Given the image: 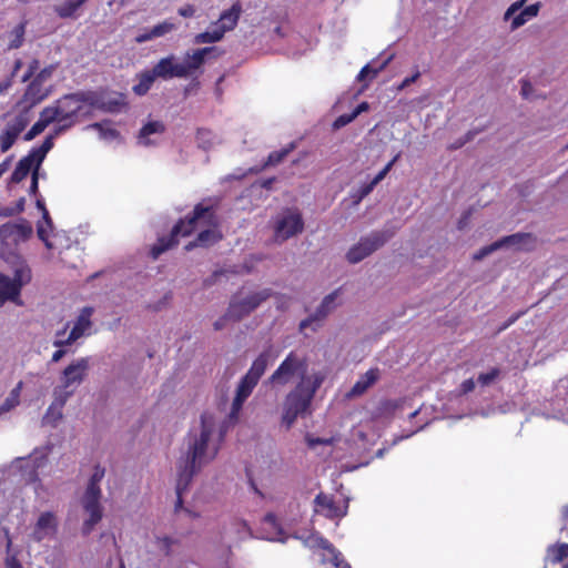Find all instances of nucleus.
I'll list each match as a JSON object with an SVG mask.
<instances>
[{
	"label": "nucleus",
	"instance_id": "f8f14e48",
	"mask_svg": "<svg viewBox=\"0 0 568 568\" xmlns=\"http://www.w3.org/2000/svg\"><path fill=\"white\" fill-rule=\"evenodd\" d=\"M271 296H273V291L271 288H264L242 300L232 298L226 311V316H230L234 322L241 321Z\"/></svg>",
	"mask_w": 568,
	"mask_h": 568
},
{
	"label": "nucleus",
	"instance_id": "1a4fd4ad",
	"mask_svg": "<svg viewBox=\"0 0 568 568\" xmlns=\"http://www.w3.org/2000/svg\"><path fill=\"white\" fill-rule=\"evenodd\" d=\"M306 372V361L304 358H301L294 352H291L285 357V359L280 364V366L273 372V374L268 377L267 383L273 386H285L295 376H298L300 379L303 376H308Z\"/></svg>",
	"mask_w": 568,
	"mask_h": 568
},
{
	"label": "nucleus",
	"instance_id": "b1692460",
	"mask_svg": "<svg viewBox=\"0 0 568 568\" xmlns=\"http://www.w3.org/2000/svg\"><path fill=\"white\" fill-rule=\"evenodd\" d=\"M88 0H65L60 4L54 6L55 14L61 19H77L79 17V9Z\"/></svg>",
	"mask_w": 568,
	"mask_h": 568
},
{
	"label": "nucleus",
	"instance_id": "ddd939ff",
	"mask_svg": "<svg viewBox=\"0 0 568 568\" xmlns=\"http://www.w3.org/2000/svg\"><path fill=\"white\" fill-rule=\"evenodd\" d=\"M304 230V221L298 210H287L277 217L274 236L277 242H284Z\"/></svg>",
	"mask_w": 568,
	"mask_h": 568
},
{
	"label": "nucleus",
	"instance_id": "6ab92c4d",
	"mask_svg": "<svg viewBox=\"0 0 568 568\" xmlns=\"http://www.w3.org/2000/svg\"><path fill=\"white\" fill-rule=\"evenodd\" d=\"M154 75L161 79L185 78L186 71L180 63H174V57L161 59L152 69Z\"/></svg>",
	"mask_w": 568,
	"mask_h": 568
},
{
	"label": "nucleus",
	"instance_id": "a878e982",
	"mask_svg": "<svg viewBox=\"0 0 568 568\" xmlns=\"http://www.w3.org/2000/svg\"><path fill=\"white\" fill-rule=\"evenodd\" d=\"M2 232L7 236L24 241L32 235V226L27 220H21L19 223L3 225Z\"/></svg>",
	"mask_w": 568,
	"mask_h": 568
},
{
	"label": "nucleus",
	"instance_id": "f03ea898",
	"mask_svg": "<svg viewBox=\"0 0 568 568\" xmlns=\"http://www.w3.org/2000/svg\"><path fill=\"white\" fill-rule=\"evenodd\" d=\"M214 424L211 417L201 415V430L189 444L185 457L181 458L178 466L176 501L174 510L183 508L182 495L187 489L193 476L205 464L213 460L219 452L217 446H210L209 442L213 434Z\"/></svg>",
	"mask_w": 568,
	"mask_h": 568
},
{
	"label": "nucleus",
	"instance_id": "c9c22d12",
	"mask_svg": "<svg viewBox=\"0 0 568 568\" xmlns=\"http://www.w3.org/2000/svg\"><path fill=\"white\" fill-rule=\"evenodd\" d=\"M26 34V22L16 26L10 32L9 49H18L23 44Z\"/></svg>",
	"mask_w": 568,
	"mask_h": 568
},
{
	"label": "nucleus",
	"instance_id": "4468645a",
	"mask_svg": "<svg viewBox=\"0 0 568 568\" xmlns=\"http://www.w3.org/2000/svg\"><path fill=\"white\" fill-rule=\"evenodd\" d=\"M30 280V271L28 268H18L14 278L0 273V306L7 301L17 302L20 297V291L24 282Z\"/></svg>",
	"mask_w": 568,
	"mask_h": 568
},
{
	"label": "nucleus",
	"instance_id": "dca6fc26",
	"mask_svg": "<svg viewBox=\"0 0 568 568\" xmlns=\"http://www.w3.org/2000/svg\"><path fill=\"white\" fill-rule=\"evenodd\" d=\"M338 294L339 290H335L331 294L326 295L316 308L315 313L300 323V331L303 332L307 327H312L313 331H316L322 321H324V318L334 310V302Z\"/></svg>",
	"mask_w": 568,
	"mask_h": 568
},
{
	"label": "nucleus",
	"instance_id": "4c0bfd02",
	"mask_svg": "<svg viewBox=\"0 0 568 568\" xmlns=\"http://www.w3.org/2000/svg\"><path fill=\"white\" fill-rule=\"evenodd\" d=\"M19 134L16 133L12 129H10L8 125L7 128L0 133V150L1 152L9 151L12 145L16 143Z\"/></svg>",
	"mask_w": 568,
	"mask_h": 568
},
{
	"label": "nucleus",
	"instance_id": "a211bd4d",
	"mask_svg": "<svg viewBox=\"0 0 568 568\" xmlns=\"http://www.w3.org/2000/svg\"><path fill=\"white\" fill-rule=\"evenodd\" d=\"M400 154L397 153L369 182L362 184L352 195L355 203H359L369 195L375 186L385 179L394 164L398 161Z\"/></svg>",
	"mask_w": 568,
	"mask_h": 568
},
{
	"label": "nucleus",
	"instance_id": "aec40b11",
	"mask_svg": "<svg viewBox=\"0 0 568 568\" xmlns=\"http://www.w3.org/2000/svg\"><path fill=\"white\" fill-rule=\"evenodd\" d=\"M314 503L316 505V511L323 514L328 519L342 518L346 515V509H342L333 496L320 493Z\"/></svg>",
	"mask_w": 568,
	"mask_h": 568
},
{
	"label": "nucleus",
	"instance_id": "79ce46f5",
	"mask_svg": "<svg viewBox=\"0 0 568 568\" xmlns=\"http://www.w3.org/2000/svg\"><path fill=\"white\" fill-rule=\"evenodd\" d=\"M93 129L98 130L101 138L103 139H116L119 136V131L111 126H105L104 123H93L91 125Z\"/></svg>",
	"mask_w": 568,
	"mask_h": 568
},
{
	"label": "nucleus",
	"instance_id": "393cba45",
	"mask_svg": "<svg viewBox=\"0 0 568 568\" xmlns=\"http://www.w3.org/2000/svg\"><path fill=\"white\" fill-rule=\"evenodd\" d=\"M175 28L174 23L169 21H163L156 26H154L150 30H144L140 34L136 36L135 41L138 43H144L152 39L163 37L171 32Z\"/></svg>",
	"mask_w": 568,
	"mask_h": 568
},
{
	"label": "nucleus",
	"instance_id": "39448f33",
	"mask_svg": "<svg viewBox=\"0 0 568 568\" xmlns=\"http://www.w3.org/2000/svg\"><path fill=\"white\" fill-rule=\"evenodd\" d=\"M55 69L57 65L50 64L40 70V61L38 59H32L29 62L21 78V82L29 81L22 95V101L28 104V108L39 104L52 93L53 85L49 82Z\"/></svg>",
	"mask_w": 568,
	"mask_h": 568
},
{
	"label": "nucleus",
	"instance_id": "f257e3e1",
	"mask_svg": "<svg viewBox=\"0 0 568 568\" xmlns=\"http://www.w3.org/2000/svg\"><path fill=\"white\" fill-rule=\"evenodd\" d=\"M196 230H201L196 237L189 242L185 251H192L195 247H209L223 237L220 230V219L214 205L207 204L205 200L197 203L193 210L180 219L172 227L168 236H161L150 248V256L158 260L161 254L179 244V237L192 235Z\"/></svg>",
	"mask_w": 568,
	"mask_h": 568
},
{
	"label": "nucleus",
	"instance_id": "3c124183",
	"mask_svg": "<svg viewBox=\"0 0 568 568\" xmlns=\"http://www.w3.org/2000/svg\"><path fill=\"white\" fill-rule=\"evenodd\" d=\"M475 389V382L473 378L465 379L460 386L459 390L462 394H468Z\"/></svg>",
	"mask_w": 568,
	"mask_h": 568
},
{
	"label": "nucleus",
	"instance_id": "473e14b6",
	"mask_svg": "<svg viewBox=\"0 0 568 568\" xmlns=\"http://www.w3.org/2000/svg\"><path fill=\"white\" fill-rule=\"evenodd\" d=\"M53 140H54V135H48L38 149L32 150L28 154V155H32V159L36 162L37 169H39V166L43 162L47 153L53 148V145H54Z\"/></svg>",
	"mask_w": 568,
	"mask_h": 568
},
{
	"label": "nucleus",
	"instance_id": "0eeeda50",
	"mask_svg": "<svg viewBox=\"0 0 568 568\" xmlns=\"http://www.w3.org/2000/svg\"><path fill=\"white\" fill-rule=\"evenodd\" d=\"M104 475L105 469L102 466L97 465L83 494L82 507L84 511L89 514V518L84 520L82 526L83 535H89L93 530L94 526L102 519L103 514L100 504L102 491L100 483Z\"/></svg>",
	"mask_w": 568,
	"mask_h": 568
},
{
	"label": "nucleus",
	"instance_id": "de8ad7c7",
	"mask_svg": "<svg viewBox=\"0 0 568 568\" xmlns=\"http://www.w3.org/2000/svg\"><path fill=\"white\" fill-rule=\"evenodd\" d=\"M355 119H356L355 114H353V113L342 114L338 118H336V120L333 122V128L335 130H338V129L347 125L348 123H351Z\"/></svg>",
	"mask_w": 568,
	"mask_h": 568
},
{
	"label": "nucleus",
	"instance_id": "a19ab883",
	"mask_svg": "<svg viewBox=\"0 0 568 568\" xmlns=\"http://www.w3.org/2000/svg\"><path fill=\"white\" fill-rule=\"evenodd\" d=\"M6 537H7V542H6V550H7V558H6V568H22V565L21 562L19 561V559L17 558L16 555H10V551H11V548H12V539L10 537V534L8 530H6Z\"/></svg>",
	"mask_w": 568,
	"mask_h": 568
},
{
	"label": "nucleus",
	"instance_id": "cd10ccee",
	"mask_svg": "<svg viewBox=\"0 0 568 568\" xmlns=\"http://www.w3.org/2000/svg\"><path fill=\"white\" fill-rule=\"evenodd\" d=\"M50 112L44 108L40 112L39 120L31 126V129L24 134L26 141L33 140L37 135L42 133L47 126L54 122V118L49 114Z\"/></svg>",
	"mask_w": 568,
	"mask_h": 568
},
{
	"label": "nucleus",
	"instance_id": "c03bdc74",
	"mask_svg": "<svg viewBox=\"0 0 568 568\" xmlns=\"http://www.w3.org/2000/svg\"><path fill=\"white\" fill-rule=\"evenodd\" d=\"M211 131L206 129H199L196 133V139L199 141V145L203 148L204 150H207L211 148L212 142L210 141L211 138Z\"/></svg>",
	"mask_w": 568,
	"mask_h": 568
},
{
	"label": "nucleus",
	"instance_id": "49530a36",
	"mask_svg": "<svg viewBox=\"0 0 568 568\" xmlns=\"http://www.w3.org/2000/svg\"><path fill=\"white\" fill-rule=\"evenodd\" d=\"M499 248V243L496 241L487 246L481 247L476 254H474V260L479 261Z\"/></svg>",
	"mask_w": 568,
	"mask_h": 568
},
{
	"label": "nucleus",
	"instance_id": "a18cd8bd",
	"mask_svg": "<svg viewBox=\"0 0 568 568\" xmlns=\"http://www.w3.org/2000/svg\"><path fill=\"white\" fill-rule=\"evenodd\" d=\"M386 64H387V61L384 62L378 69H373V68H371L369 64H366L359 71L357 79L361 81V80H364L366 77L375 78L378 74V72L385 68Z\"/></svg>",
	"mask_w": 568,
	"mask_h": 568
},
{
	"label": "nucleus",
	"instance_id": "6e6d98bb",
	"mask_svg": "<svg viewBox=\"0 0 568 568\" xmlns=\"http://www.w3.org/2000/svg\"><path fill=\"white\" fill-rule=\"evenodd\" d=\"M38 187H39V184H38V169L36 168L32 172V178H31V184H30V193L36 195L38 193Z\"/></svg>",
	"mask_w": 568,
	"mask_h": 568
},
{
	"label": "nucleus",
	"instance_id": "338daca9",
	"mask_svg": "<svg viewBox=\"0 0 568 568\" xmlns=\"http://www.w3.org/2000/svg\"><path fill=\"white\" fill-rule=\"evenodd\" d=\"M366 110H368V103L362 102L356 106V109L352 113L355 114V118H357L358 114Z\"/></svg>",
	"mask_w": 568,
	"mask_h": 568
},
{
	"label": "nucleus",
	"instance_id": "bb28decb",
	"mask_svg": "<svg viewBox=\"0 0 568 568\" xmlns=\"http://www.w3.org/2000/svg\"><path fill=\"white\" fill-rule=\"evenodd\" d=\"M568 558V544L557 542L547 547L545 560L551 565L564 562Z\"/></svg>",
	"mask_w": 568,
	"mask_h": 568
},
{
	"label": "nucleus",
	"instance_id": "4be33fe9",
	"mask_svg": "<svg viewBox=\"0 0 568 568\" xmlns=\"http://www.w3.org/2000/svg\"><path fill=\"white\" fill-rule=\"evenodd\" d=\"M535 242H536V239L531 233H520V232L504 236L498 240L500 248L504 246L523 247L527 244H531V246L525 247V250H527V251H530L532 248V244Z\"/></svg>",
	"mask_w": 568,
	"mask_h": 568
},
{
	"label": "nucleus",
	"instance_id": "bf43d9fd",
	"mask_svg": "<svg viewBox=\"0 0 568 568\" xmlns=\"http://www.w3.org/2000/svg\"><path fill=\"white\" fill-rule=\"evenodd\" d=\"M523 314H524L523 312H519V313H517V314H515V315L510 316V317L508 318V321H507V322H505V323L503 324V326L499 328V331H504V329L508 328V327H509L510 325H513V324H514V323H515V322H516V321H517V320H518Z\"/></svg>",
	"mask_w": 568,
	"mask_h": 568
},
{
	"label": "nucleus",
	"instance_id": "58836bf2",
	"mask_svg": "<svg viewBox=\"0 0 568 568\" xmlns=\"http://www.w3.org/2000/svg\"><path fill=\"white\" fill-rule=\"evenodd\" d=\"M501 375V371L498 367H493L486 373H480L477 377V383L485 387L495 383Z\"/></svg>",
	"mask_w": 568,
	"mask_h": 568
},
{
	"label": "nucleus",
	"instance_id": "e433bc0d",
	"mask_svg": "<svg viewBox=\"0 0 568 568\" xmlns=\"http://www.w3.org/2000/svg\"><path fill=\"white\" fill-rule=\"evenodd\" d=\"M29 122H30L29 110L27 109V110L20 112L18 115H16L14 119L11 122H9L7 125L20 135L24 131V129L28 126Z\"/></svg>",
	"mask_w": 568,
	"mask_h": 568
},
{
	"label": "nucleus",
	"instance_id": "72a5a7b5",
	"mask_svg": "<svg viewBox=\"0 0 568 568\" xmlns=\"http://www.w3.org/2000/svg\"><path fill=\"white\" fill-rule=\"evenodd\" d=\"M539 11V4H530L518 13L511 21V29H517L525 24L529 19L536 17Z\"/></svg>",
	"mask_w": 568,
	"mask_h": 568
},
{
	"label": "nucleus",
	"instance_id": "09e8293b",
	"mask_svg": "<svg viewBox=\"0 0 568 568\" xmlns=\"http://www.w3.org/2000/svg\"><path fill=\"white\" fill-rule=\"evenodd\" d=\"M48 230H50V229L49 227L47 229L43 225L39 224L37 227V234H38V237L44 243V245L48 248H51L52 244L49 241V231Z\"/></svg>",
	"mask_w": 568,
	"mask_h": 568
},
{
	"label": "nucleus",
	"instance_id": "5fc2aeb1",
	"mask_svg": "<svg viewBox=\"0 0 568 568\" xmlns=\"http://www.w3.org/2000/svg\"><path fill=\"white\" fill-rule=\"evenodd\" d=\"M525 0L517 1L513 3L507 11L505 12V19H509L513 14H515L524 4Z\"/></svg>",
	"mask_w": 568,
	"mask_h": 568
},
{
	"label": "nucleus",
	"instance_id": "864d4df0",
	"mask_svg": "<svg viewBox=\"0 0 568 568\" xmlns=\"http://www.w3.org/2000/svg\"><path fill=\"white\" fill-rule=\"evenodd\" d=\"M59 125L54 128L53 130V133H51L50 135H54L58 136L59 134H61L62 132L67 131L68 129H70L72 125H74L73 122H70V121H67V122H58Z\"/></svg>",
	"mask_w": 568,
	"mask_h": 568
},
{
	"label": "nucleus",
	"instance_id": "0e129e2a",
	"mask_svg": "<svg viewBox=\"0 0 568 568\" xmlns=\"http://www.w3.org/2000/svg\"><path fill=\"white\" fill-rule=\"evenodd\" d=\"M75 341H70V335L65 339H55L53 345L55 347L62 348L63 346H69L73 344Z\"/></svg>",
	"mask_w": 568,
	"mask_h": 568
},
{
	"label": "nucleus",
	"instance_id": "69168bd1",
	"mask_svg": "<svg viewBox=\"0 0 568 568\" xmlns=\"http://www.w3.org/2000/svg\"><path fill=\"white\" fill-rule=\"evenodd\" d=\"M65 351L62 349V348H59L57 349L53 354H52V357H51V362L52 363H58L59 361L62 359V357L65 355Z\"/></svg>",
	"mask_w": 568,
	"mask_h": 568
},
{
	"label": "nucleus",
	"instance_id": "603ef678",
	"mask_svg": "<svg viewBox=\"0 0 568 568\" xmlns=\"http://www.w3.org/2000/svg\"><path fill=\"white\" fill-rule=\"evenodd\" d=\"M520 83H521V91H520V93H521V95L525 99H528L531 95V93H532V90H534L532 85H531V83L528 80H525V79H523L520 81Z\"/></svg>",
	"mask_w": 568,
	"mask_h": 568
},
{
	"label": "nucleus",
	"instance_id": "2eb2a0df",
	"mask_svg": "<svg viewBox=\"0 0 568 568\" xmlns=\"http://www.w3.org/2000/svg\"><path fill=\"white\" fill-rule=\"evenodd\" d=\"M87 103L98 110L116 113L125 105V95L122 93L88 92Z\"/></svg>",
	"mask_w": 568,
	"mask_h": 568
},
{
	"label": "nucleus",
	"instance_id": "774afa93",
	"mask_svg": "<svg viewBox=\"0 0 568 568\" xmlns=\"http://www.w3.org/2000/svg\"><path fill=\"white\" fill-rule=\"evenodd\" d=\"M42 219L45 223V225L50 229V231L52 230V220L50 217V214L48 212V210H44L42 211Z\"/></svg>",
	"mask_w": 568,
	"mask_h": 568
},
{
	"label": "nucleus",
	"instance_id": "423d86ee",
	"mask_svg": "<svg viewBox=\"0 0 568 568\" xmlns=\"http://www.w3.org/2000/svg\"><path fill=\"white\" fill-rule=\"evenodd\" d=\"M271 359V351L262 352L252 363L247 373L241 378L236 394L232 403L231 412L229 414V418L231 420H236L239 414L243 407L244 402L250 397L253 389L257 385L260 378L265 373L268 363Z\"/></svg>",
	"mask_w": 568,
	"mask_h": 568
},
{
	"label": "nucleus",
	"instance_id": "ea45409f",
	"mask_svg": "<svg viewBox=\"0 0 568 568\" xmlns=\"http://www.w3.org/2000/svg\"><path fill=\"white\" fill-rule=\"evenodd\" d=\"M155 544H156L158 548L164 554V556L169 557L172 555V547L174 545H178L179 540L174 539L172 537H169V536H163V537H156Z\"/></svg>",
	"mask_w": 568,
	"mask_h": 568
},
{
	"label": "nucleus",
	"instance_id": "4d7b16f0",
	"mask_svg": "<svg viewBox=\"0 0 568 568\" xmlns=\"http://www.w3.org/2000/svg\"><path fill=\"white\" fill-rule=\"evenodd\" d=\"M194 12H195L194 7L191 6V4H186V6H184V7L179 9V14L184 17V18L193 17Z\"/></svg>",
	"mask_w": 568,
	"mask_h": 568
},
{
	"label": "nucleus",
	"instance_id": "9b49d317",
	"mask_svg": "<svg viewBox=\"0 0 568 568\" xmlns=\"http://www.w3.org/2000/svg\"><path fill=\"white\" fill-rule=\"evenodd\" d=\"M392 236L393 233L388 231L372 232L369 235L362 237L357 244L353 245L348 250L346 254L347 261L352 264L363 261L365 257L383 246Z\"/></svg>",
	"mask_w": 568,
	"mask_h": 568
},
{
	"label": "nucleus",
	"instance_id": "6e6552de",
	"mask_svg": "<svg viewBox=\"0 0 568 568\" xmlns=\"http://www.w3.org/2000/svg\"><path fill=\"white\" fill-rule=\"evenodd\" d=\"M88 93H71L58 99L53 104L45 106L54 118V122H73L82 110L83 103H87Z\"/></svg>",
	"mask_w": 568,
	"mask_h": 568
},
{
	"label": "nucleus",
	"instance_id": "f3484780",
	"mask_svg": "<svg viewBox=\"0 0 568 568\" xmlns=\"http://www.w3.org/2000/svg\"><path fill=\"white\" fill-rule=\"evenodd\" d=\"M58 529L57 517L51 511L42 513L33 528L31 539L36 542H41L43 539L53 536Z\"/></svg>",
	"mask_w": 568,
	"mask_h": 568
},
{
	"label": "nucleus",
	"instance_id": "052dcab7",
	"mask_svg": "<svg viewBox=\"0 0 568 568\" xmlns=\"http://www.w3.org/2000/svg\"><path fill=\"white\" fill-rule=\"evenodd\" d=\"M227 320H231L230 316H226V313L214 322L213 326L215 331H220L225 326Z\"/></svg>",
	"mask_w": 568,
	"mask_h": 568
},
{
	"label": "nucleus",
	"instance_id": "c756f323",
	"mask_svg": "<svg viewBox=\"0 0 568 568\" xmlns=\"http://www.w3.org/2000/svg\"><path fill=\"white\" fill-rule=\"evenodd\" d=\"M33 166L36 168V162L33 161L32 155H26L22 159H20L14 171L11 174V182L20 183L28 176Z\"/></svg>",
	"mask_w": 568,
	"mask_h": 568
},
{
	"label": "nucleus",
	"instance_id": "680f3d73",
	"mask_svg": "<svg viewBox=\"0 0 568 568\" xmlns=\"http://www.w3.org/2000/svg\"><path fill=\"white\" fill-rule=\"evenodd\" d=\"M333 564L336 568H352L348 562L339 558V555L334 556Z\"/></svg>",
	"mask_w": 568,
	"mask_h": 568
},
{
	"label": "nucleus",
	"instance_id": "e2e57ef3",
	"mask_svg": "<svg viewBox=\"0 0 568 568\" xmlns=\"http://www.w3.org/2000/svg\"><path fill=\"white\" fill-rule=\"evenodd\" d=\"M12 156H8L0 163V178L9 170Z\"/></svg>",
	"mask_w": 568,
	"mask_h": 568
},
{
	"label": "nucleus",
	"instance_id": "8fccbe9b",
	"mask_svg": "<svg viewBox=\"0 0 568 568\" xmlns=\"http://www.w3.org/2000/svg\"><path fill=\"white\" fill-rule=\"evenodd\" d=\"M306 443L308 445L310 448H314L318 445H327L331 443L329 439H324V438H320V437H312V436H306Z\"/></svg>",
	"mask_w": 568,
	"mask_h": 568
},
{
	"label": "nucleus",
	"instance_id": "c85d7f7f",
	"mask_svg": "<svg viewBox=\"0 0 568 568\" xmlns=\"http://www.w3.org/2000/svg\"><path fill=\"white\" fill-rule=\"evenodd\" d=\"M213 51V48H202L197 49L193 52V54L186 57L184 63H180L186 71V77L191 73V71L201 68L204 63L205 55Z\"/></svg>",
	"mask_w": 568,
	"mask_h": 568
},
{
	"label": "nucleus",
	"instance_id": "2f4dec72",
	"mask_svg": "<svg viewBox=\"0 0 568 568\" xmlns=\"http://www.w3.org/2000/svg\"><path fill=\"white\" fill-rule=\"evenodd\" d=\"M139 83L133 87V92L138 95H144L149 92L156 77L152 70L141 72L139 75Z\"/></svg>",
	"mask_w": 568,
	"mask_h": 568
},
{
	"label": "nucleus",
	"instance_id": "f704fd0d",
	"mask_svg": "<svg viewBox=\"0 0 568 568\" xmlns=\"http://www.w3.org/2000/svg\"><path fill=\"white\" fill-rule=\"evenodd\" d=\"M295 149V143H290L287 146L273 151L268 154L264 166H275L280 164L293 150Z\"/></svg>",
	"mask_w": 568,
	"mask_h": 568
},
{
	"label": "nucleus",
	"instance_id": "7ed1b4c3",
	"mask_svg": "<svg viewBox=\"0 0 568 568\" xmlns=\"http://www.w3.org/2000/svg\"><path fill=\"white\" fill-rule=\"evenodd\" d=\"M90 369V358L80 357L72 361L61 373V385L54 388V403L49 407L44 419L55 426L62 418V408L74 388L82 384Z\"/></svg>",
	"mask_w": 568,
	"mask_h": 568
},
{
	"label": "nucleus",
	"instance_id": "37998d69",
	"mask_svg": "<svg viewBox=\"0 0 568 568\" xmlns=\"http://www.w3.org/2000/svg\"><path fill=\"white\" fill-rule=\"evenodd\" d=\"M24 204H26V199L24 197H20L16 202L14 206L1 209L0 210V215L12 216V215L19 214V213L24 211Z\"/></svg>",
	"mask_w": 568,
	"mask_h": 568
},
{
	"label": "nucleus",
	"instance_id": "412c9836",
	"mask_svg": "<svg viewBox=\"0 0 568 568\" xmlns=\"http://www.w3.org/2000/svg\"><path fill=\"white\" fill-rule=\"evenodd\" d=\"M381 377V371L377 367L368 369L365 374L361 375L357 382L353 385L349 397H357L363 395L371 388Z\"/></svg>",
	"mask_w": 568,
	"mask_h": 568
},
{
	"label": "nucleus",
	"instance_id": "9d476101",
	"mask_svg": "<svg viewBox=\"0 0 568 568\" xmlns=\"http://www.w3.org/2000/svg\"><path fill=\"white\" fill-rule=\"evenodd\" d=\"M241 11L240 3H234L229 10L221 14L212 31L201 32L195 36V43H213L220 41L225 32L236 27Z\"/></svg>",
	"mask_w": 568,
	"mask_h": 568
},
{
	"label": "nucleus",
	"instance_id": "7c9ffc66",
	"mask_svg": "<svg viewBox=\"0 0 568 568\" xmlns=\"http://www.w3.org/2000/svg\"><path fill=\"white\" fill-rule=\"evenodd\" d=\"M165 125L161 121H150L144 124L139 132V142L143 145H150L151 141L148 139L151 134L163 133Z\"/></svg>",
	"mask_w": 568,
	"mask_h": 568
},
{
	"label": "nucleus",
	"instance_id": "20e7f679",
	"mask_svg": "<svg viewBox=\"0 0 568 568\" xmlns=\"http://www.w3.org/2000/svg\"><path fill=\"white\" fill-rule=\"evenodd\" d=\"M323 382L324 376L321 373L303 376L286 395L282 415V423L286 428H291L300 415L308 412L312 400Z\"/></svg>",
	"mask_w": 568,
	"mask_h": 568
},
{
	"label": "nucleus",
	"instance_id": "13d9d810",
	"mask_svg": "<svg viewBox=\"0 0 568 568\" xmlns=\"http://www.w3.org/2000/svg\"><path fill=\"white\" fill-rule=\"evenodd\" d=\"M420 77V73L419 71H416L413 75L410 77H407L403 80L402 84H400V88H406L408 85H410L412 83H414L418 78Z\"/></svg>",
	"mask_w": 568,
	"mask_h": 568
},
{
	"label": "nucleus",
	"instance_id": "5701e85b",
	"mask_svg": "<svg viewBox=\"0 0 568 568\" xmlns=\"http://www.w3.org/2000/svg\"><path fill=\"white\" fill-rule=\"evenodd\" d=\"M93 310L91 307H84L78 316L74 326L70 332V341H78L83 336L87 329L91 326V315Z\"/></svg>",
	"mask_w": 568,
	"mask_h": 568
}]
</instances>
